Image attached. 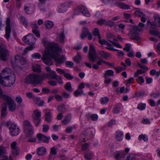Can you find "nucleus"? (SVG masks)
<instances>
[{"label":"nucleus","instance_id":"obj_1","mask_svg":"<svg viewBox=\"0 0 160 160\" xmlns=\"http://www.w3.org/2000/svg\"><path fill=\"white\" fill-rule=\"evenodd\" d=\"M59 46L58 44L56 43L49 44L48 48L45 52L42 58L46 65H52L53 63L52 61V58L54 60L57 66L64 62L66 59L65 57L64 56L59 57L58 52H61L62 50Z\"/></svg>","mask_w":160,"mask_h":160},{"label":"nucleus","instance_id":"obj_2","mask_svg":"<svg viewBox=\"0 0 160 160\" xmlns=\"http://www.w3.org/2000/svg\"><path fill=\"white\" fill-rule=\"evenodd\" d=\"M2 99L6 102V104L8 106V110L12 112H14L16 109V105L15 102L8 95L3 94L2 91L0 87V99Z\"/></svg>","mask_w":160,"mask_h":160},{"label":"nucleus","instance_id":"obj_3","mask_svg":"<svg viewBox=\"0 0 160 160\" xmlns=\"http://www.w3.org/2000/svg\"><path fill=\"white\" fill-rule=\"evenodd\" d=\"M42 78L35 74H29L25 78L24 82L28 84H38L42 83Z\"/></svg>","mask_w":160,"mask_h":160},{"label":"nucleus","instance_id":"obj_4","mask_svg":"<svg viewBox=\"0 0 160 160\" xmlns=\"http://www.w3.org/2000/svg\"><path fill=\"white\" fill-rule=\"evenodd\" d=\"M9 56V52L5 44L0 43V59L3 61H7Z\"/></svg>","mask_w":160,"mask_h":160},{"label":"nucleus","instance_id":"obj_5","mask_svg":"<svg viewBox=\"0 0 160 160\" xmlns=\"http://www.w3.org/2000/svg\"><path fill=\"white\" fill-rule=\"evenodd\" d=\"M24 131L27 137L32 135L34 132L33 127L30 122L27 120L23 122Z\"/></svg>","mask_w":160,"mask_h":160},{"label":"nucleus","instance_id":"obj_6","mask_svg":"<svg viewBox=\"0 0 160 160\" xmlns=\"http://www.w3.org/2000/svg\"><path fill=\"white\" fill-rule=\"evenodd\" d=\"M15 78L14 74H12V75L7 78L2 79L0 81V84L5 87H11L15 82Z\"/></svg>","mask_w":160,"mask_h":160},{"label":"nucleus","instance_id":"obj_7","mask_svg":"<svg viewBox=\"0 0 160 160\" xmlns=\"http://www.w3.org/2000/svg\"><path fill=\"white\" fill-rule=\"evenodd\" d=\"M7 126L9 127L10 132L11 135L12 136H16L20 132V130L19 127L16 124L12 123L10 122H7Z\"/></svg>","mask_w":160,"mask_h":160},{"label":"nucleus","instance_id":"obj_8","mask_svg":"<svg viewBox=\"0 0 160 160\" xmlns=\"http://www.w3.org/2000/svg\"><path fill=\"white\" fill-rule=\"evenodd\" d=\"M142 30L137 26H134L133 27L131 31L130 34L131 35V39L133 40L138 41L140 40V38L138 36V32Z\"/></svg>","mask_w":160,"mask_h":160},{"label":"nucleus","instance_id":"obj_9","mask_svg":"<svg viewBox=\"0 0 160 160\" xmlns=\"http://www.w3.org/2000/svg\"><path fill=\"white\" fill-rule=\"evenodd\" d=\"M96 52L93 45H91L89 47V52L88 55V59L90 61L94 62L97 59L98 56Z\"/></svg>","mask_w":160,"mask_h":160},{"label":"nucleus","instance_id":"obj_10","mask_svg":"<svg viewBox=\"0 0 160 160\" xmlns=\"http://www.w3.org/2000/svg\"><path fill=\"white\" fill-rule=\"evenodd\" d=\"M22 40L27 44L33 45L35 42V38L33 35L32 34H29L24 36Z\"/></svg>","mask_w":160,"mask_h":160},{"label":"nucleus","instance_id":"obj_11","mask_svg":"<svg viewBox=\"0 0 160 160\" xmlns=\"http://www.w3.org/2000/svg\"><path fill=\"white\" fill-rule=\"evenodd\" d=\"M12 74H14L12 72L11 70L9 68H5L3 69L0 75V81L2 79L7 78L12 75Z\"/></svg>","mask_w":160,"mask_h":160},{"label":"nucleus","instance_id":"obj_12","mask_svg":"<svg viewBox=\"0 0 160 160\" xmlns=\"http://www.w3.org/2000/svg\"><path fill=\"white\" fill-rule=\"evenodd\" d=\"M14 59L15 63L17 66H20L28 63L27 60L22 56L19 55L15 56Z\"/></svg>","mask_w":160,"mask_h":160},{"label":"nucleus","instance_id":"obj_13","mask_svg":"<svg viewBox=\"0 0 160 160\" xmlns=\"http://www.w3.org/2000/svg\"><path fill=\"white\" fill-rule=\"evenodd\" d=\"M79 12H81L83 15L87 17L90 16L87 8L84 6H80L75 10V13L76 15L79 14Z\"/></svg>","mask_w":160,"mask_h":160},{"label":"nucleus","instance_id":"obj_14","mask_svg":"<svg viewBox=\"0 0 160 160\" xmlns=\"http://www.w3.org/2000/svg\"><path fill=\"white\" fill-rule=\"evenodd\" d=\"M6 27L5 28V37L7 39H8L10 36L11 32V28L10 26V18H8L6 22Z\"/></svg>","mask_w":160,"mask_h":160},{"label":"nucleus","instance_id":"obj_15","mask_svg":"<svg viewBox=\"0 0 160 160\" xmlns=\"http://www.w3.org/2000/svg\"><path fill=\"white\" fill-rule=\"evenodd\" d=\"M37 138L39 141L46 143L49 142V139H50V137H47L40 133H38L37 135Z\"/></svg>","mask_w":160,"mask_h":160},{"label":"nucleus","instance_id":"obj_16","mask_svg":"<svg viewBox=\"0 0 160 160\" xmlns=\"http://www.w3.org/2000/svg\"><path fill=\"white\" fill-rule=\"evenodd\" d=\"M56 75L55 72L51 71L47 73L43 74L42 78L48 79H54Z\"/></svg>","mask_w":160,"mask_h":160},{"label":"nucleus","instance_id":"obj_17","mask_svg":"<svg viewBox=\"0 0 160 160\" xmlns=\"http://www.w3.org/2000/svg\"><path fill=\"white\" fill-rule=\"evenodd\" d=\"M17 144L16 142H14L11 145V147L12 149V153L15 156L18 155L19 153V148L17 146Z\"/></svg>","mask_w":160,"mask_h":160},{"label":"nucleus","instance_id":"obj_18","mask_svg":"<svg viewBox=\"0 0 160 160\" xmlns=\"http://www.w3.org/2000/svg\"><path fill=\"white\" fill-rule=\"evenodd\" d=\"M31 27L32 28V32L38 38L40 37V34L39 30L38 29V27L37 24L34 23H32L31 24Z\"/></svg>","mask_w":160,"mask_h":160},{"label":"nucleus","instance_id":"obj_19","mask_svg":"<svg viewBox=\"0 0 160 160\" xmlns=\"http://www.w3.org/2000/svg\"><path fill=\"white\" fill-rule=\"evenodd\" d=\"M90 33L88 28L86 27L82 28L81 34L80 35V38L82 39H84L88 34Z\"/></svg>","mask_w":160,"mask_h":160},{"label":"nucleus","instance_id":"obj_20","mask_svg":"<svg viewBox=\"0 0 160 160\" xmlns=\"http://www.w3.org/2000/svg\"><path fill=\"white\" fill-rule=\"evenodd\" d=\"M86 118L88 119H91L93 121H96L98 118V115L96 114H91L88 113L86 115Z\"/></svg>","mask_w":160,"mask_h":160},{"label":"nucleus","instance_id":"obj_21","mask_svg":"<svg viewBox=\"0 0 160 160\" xmlns=\"http://www.w3.org/2000/svg\"><path fill=\"white\" fill-rule=\"evenodd\" d=\"M123 153V151H118L115 152L114 157L116 160H119L122 158Z\"/></svg>","mask_w":160,"mask_h":160},{"label":"nucleus","instance_id":"obj_22","mask_svg":"<svg viewBox=\"0 0 160 160\" xmlns=\"http://www.w3.org/2000/svg\"><path fill=\"white\" fill-rule=\"evenodd\" d=\"M84 157L86 159L90 160L92 158L93 153L91 151L88 150L85 152Z\"/></svg>","mask_w":160,"mask_h":160},{"label":"nucleus","instance_id":"obj_23","mask_svg":"<svg viewBox=\"0 0 160 160\" xmlns=\"http://www.w3.org/2000/svg\"><path fill=\"white\" fill-rule=\"evenodd\" d=\"M7 108L6 105L4 103L2 105V109L1 111V115L2 117H5L6 115Z\"/></svg>","mask_w":160,"mask_h":160},{"label":"nucleus","instance_id":"obj_24","mask_svg":"<svg viewBox=\"0 0 160 160\" xmlns=\"http://www.w3.org/2000/svg\"><path fill=\"white\" fill-rule=\"evenodd\" d=\"M52 118V114L50 112H47L44 115L45 120L47 122H50Z\"/></svg>","mask_w":160,"mask_h":160},{"label":"nucleus","instance_id":"obj_25","mask_svg":"<svg viewBox=\"0 0 160 160\" xmlns=\"http://www.w3.org/2000/svg\"><path fill=\"white\" fill-rule=\"evenodd\" d=\"M123 136V133L120 131H118L116 133L115 138L118 141H121L122 139Z\"/></svg>","mask_w":160,"mask_h":160},{"label":"nucleus","instance_id":"obj_26","mask_svg":"<svg viewBox=\"0 0 160 160\" xmlns=\"http://www.w3.org/2000/svg\"><path fill=\"white\" fill-rule=\"evenodd\" d=\"M92 33L95 36H98V38H102V37L100 34V32L98 28H94L92 30Z\"/></svg>","mask_w":160,"mask_h":160},{"label":"nucleus","instance_id":"obj_27","mask_svg":"<svg viewBox=\"0 0 160 160\" xmlns=\"http://www.w3.org/2000/svg\"><path fill=\"white\" fill-rule=\"evenodd\" d=\"M46 149L43 147L38 148L37 151V152L39 155H42L44 154L46 152Z\"/></svg>","mask_w":160,"mask_h":160},{"label":"nucleus","instance_id":"obj_28","mask_svg":"<svg viewBox=\"0 0 160 160\" xmlns=\"http://www.w3.org/2000/svg\"><path fill=\"white\" fill-rule=\"evenodd\" d=\"M113 75L114 72L112 70H107L104 73V77L105 79H107L108 76L112 77Z\"/></svg>","mask_w":160,"mask_h":160},{"label":"nucleus","instance_id":"obj_29","mask_svg":"<svg viewBox=\"0 0 160 160\" xmlns=\"http://www.w3.org/2000/svg\"><path fill=\"white\" fill-rule=\"evenodd\" d=\"M65 38V36L64 35V31H63L60 34L58 37V38L59 40V41L62 43L64 42V39Z\"/></svg>","mask_w":160,"mask_h":160},{"label":"nucleus","instance_id":"obj_30","mask_svg":"<svg viewBox=\"0 0 160 160\" xmlns=\"http://www.w3.org/2000/svg\"><path fill=\"white\" fill-rule=\"evenodd\" d=\"M71 115L68 114L66 116L64 120L62 121V123L63 125L68 124L70 121Z\"/></svg>","mask_w":160,"mask_h":160},{"label":"nucleus","instance_id":"obj_31","mask_svg":"<svg viewBox=\"0 0 160 160\" xmlns=\"http://www.w3.org/2000/svg\"><path fill=\"white\" fill-rule=\"evenodd\" d=\"M65 88L68 91L71 92L73 91V90L72 88V85L70 82H68L65 84L64 86Z\"/></svg>","mask_w":160,"mask_h":160},{"label":"nucleus","instance_id":"obj_32","mask_svg":"<svg viewBox=\"0 0 160 160\" xmlns=\"http://www.w3.org/2000/svg\"><path fill=\"white\" fill-rule=\"evenodd\" d=\"M81 59L82 58L80 55V53L78 52L77 54V55L73 59L74 61L77 64H79L80 63Z\"/></svg>","mask_w":160,"mask_h":160},{"label":"nucleus","instance_id":"obj_33","mask_svg":"<svg viewBox=\"0 0 160 160\" xmlns=\"http://www.w3.org/2000/svg\"><path fill=\"white\" fill-rule=\"evenodd\" d=\"M124 160H134V157L133 154H130L123 157Z\"/></svg>","mask_w":160,"mask_h":160},{"label":"nucleus","instance_id":"obj_34","mask_svg":"<svg viewBox=\"0 0 160 160\" xmlns=\"http://www.w3.org/2000/svg\"><path fill=\"white\" fill-rule=\"evenodd\" d=\"M98 53L102 57L107 58L109 55V54L104 51L98 50Z\"/></svg>","mask_w":160,"mask_h":160},{"label":"nucleus","instance_id":"obj_35","mask_svg":"<svg viewBox=\"0 0 160 160\" xmlns=\"http://www.w3.org/2000/svg\"><path fill=\"white\" fill-rule=\"evenodd\" d=\"M32 118L34 123L37 127L38 126L40 122L41 118L35 117H32Z\"/></svg>","mask_w":160,"mask_h":160},{"label":"nucleus","instance_id":"obj_36","mask_svg":"<svg viewBox=\"0 0 160 160\" xmlns=\"http://www.w3.org/2000/svg\"><path fill=\"white\" fill-rule=\"evenodd\" d=\"M32 117H35L41 118V112L38 109L35 110L34 112V113L32 115Z\"/></svg>","mask_w":160,"mask_h":160},{"label":"nucleus","instance_id":"obj_37","mask_svg":"<svg viewBox=\"0 0 160 160\" xmlns=\"http://www.w3.org/2000/svg\"><path fill=\"white\" fill-rule=\"evenodd\" d=\"M15 100L18 103V104L19 107H21L22 105L21 103L22 102V99L21 97L20 96L17 97L15 98Z\"/></svg>","mask_w":160,"mask_h":160},{"label":"nucleus","instance_id":"obj_38","mask_svg":"<svg viewBox=\"0 0 160 160\" xmlns=\"http://www.w3.org/2000/svg\"><path fill=\"white\" fill-rule=\"evenodd\" d=\"M46 26L47 29H49L52 27L53 23L50 21H47L45 22Z\"/></svg>","mask_w":160,"mask_h":160},{"label":"nucleus","instance_id":"obj_39","mask_svg":"<svg viewBox=\"0 0 160 160\" xmlns=\"http://www.w3.org/2000/svg\"><path fill=\"white\" fill-rule=\"evenodd\" d=\"M33 70L36 72H39L41 71V68L40 65H36L33 67Z\"/></svg>","mask_w":160,"mask_h":160},{"label":"nucleus","instance_id":"obj_40","mask_svg":"<svg viewBox=\"0 0 160 160\" xmlns=\"http://www.w3.org/2000/svg\"><path fill=\"white\" fill-rule=\"evenodd\" d=\"M83 91L80 89H78L74 92V94L76 97L81 95L83 93Z\"/></svg>","mask_w":160,"mask_h":160},{"label":"nucleus","instance_id":"obj_41","mask_svg":"<svg viewBox=\"0 0 160 160\" xmlns=\"http://www.w3.org/2000/svg\"><path fill=\"white\" fill-rule=\"evenodd\" d=\"M109 101V99L107 97L102 98L100 102L102 104H105Z\"/></svg>","mask_w":160,"mask_h":160},{"label":"nucleus","instance_id":"obj_42","mask_svg":"<svg viewBox=\"0 0 160 160\" xmlns=\"http://www.w3.org/2000/svg\"><path fill=\"white\" fill-rule=\"evenodd\" d=\"M149 32L150 34H151L156 36H158L160 35V32L157 30H150Z\"/></svg>","mask_w":160,"mask_h":160},{"label":"nucleus","instance_id":"obj_43","mask_svg":"<svg viewBox=\"0 0 160 160\" xmlns=\"http://www.w3.org/2000/svg\"><path fill=\"white\" fill-rule=\"evenodd\" d=\"M143 139V140L145 142H147L148 140V138L147 136H146L145 135H141L139 136L138 137V140H140L141 139Z\"/></svg>","mask_w":160,"mask_h":160},{"label":"nucleus","instance_id":"obj_44","mask_svg":"<svg viewBox=\"0 0 160 160\" xmlns=\"http://www.w3.org/2000/svg\"><path fill=\"white\" fill-rule=\"evenodd\" d=\"M89 145L88 143H85L82 145V151H86L88 149Z\"/></svg>","mask_w":160,"mask_h":160},{"label":"nucleus","instance_id":"obj_45","mask_svg":"<svg viewBox=\"0 0 160 160\" xmlns=\"http://www.w3.org/2000/svg\"><path fill=\"white\" fill-rule=\"evenodd\" d=\"M114 22H112L111 20H110L108 21H106V25L112 27L114 25Z\"/></svg>","mask_w":160,"mask_h":160},{"label":"nucleus","instance_id":"obj_46","mask_svg":"<svg viewBox=\"0 0 160 160\" xmlns=\"http://www.w3.org/2000/svg\"><path fill=\"white\" fill-rule=\"evenodd\" d=\"M125 47L123 48V50L127 52L130 51L131 45L129 43H127L125 44Z\"/></svg>","mask_w":160,"mask_h":160},{"label":"nucleus","instance_id":"obj_47","mask_svg":"<svg viewBox=\"0 0 160 160\" xmlns=\"http://www.w3.org/2000/svg\"><path fill=\"white\" fill-rule=\"evenodd\" d=\"M57 154V149L55 147H52L50 150V154L49 156L52 155H56Z\"/></svg>","mask_w":160,"mask_h":160},{"label":"nucleus","instance_id":"obj_48","mask_svg":"<svg viewBox=\"0 0 160 160\" xmlns=\"http://www.w3.org/2000/svg\"><path fill=\"white\" fill-rule=\"evenodd\" d=\"M134 14L135 15L140 17H141L142 16L144 15V14L143 12L138 10L135 11Z\"/></svg>","mask_w":160,"mask_h":160},{"label":"nucleus","instance_id":"obj_49","mask_svg":"<svg viewBox=\"0 0 160 160\" xmlns=\"http://www.w3.org/2000/svg\"><path fill=\"white\" fill-rule=\"evenodd\" d=\"M54 79H56L57 81L59 83L61 84L63 83V82L62 81L61 77L60 76H58L57 74L56 75V76H55Z\"/></svg>","mask_w":160,"mask_h":160},{"label":"nucleus","instance_id":"obj_50","mask_svg":"<svg viewBox=\"0 0 160 160\" xmlns=\"http://www.w3.org/2000/svg\"><path fill=\"white\" fill-rule=\"evenodd\" d=\"M32 58L39 59L41 58V56L40 54L37 53L32 54Z\"/></svg>","mask_w":160,"mask_h":160},{"label":"nucleus","instance_id":"obj_51","mask_svg":"<svg viewBox=\"0 0 160 160\" xmlns=\"http://www.w3.org/2000/svg\"><path fill=\"white\" fill-rule=\"evenodd\" d=\"M21 19L22 22V24L26 27H27L28 26V23L25 18L23 17H22Z\"/></svg>","mask_w":160,"mask_h":160},{"label":"nucleus","instance_id":"obj_52","mask_svg":"<svg viewBox=\"0 0 160 160\" xmlns=\"http://www.w3.org/2000/svg\"><path fill=\"white\" fill-rule=\"evenodd\" d=\"M54 97L56 100L58 102L61 101L62 100V97L58 94H55Z\"/></svg>","mask_w":160,"mask_h":160},{"label":"nucleus","instance_id":"obj_53","mask_svg":"<svg viewBox=\"0 0 160 160\" xmlns=\"http://www.w3.org/2000/svg\"><path fill=\"white\" fill-rule=\"evenodd\" d=\"M106 20L105 19H100L97 22V24L98 25H102L105 23Z\"/></svg>","mask_w":160,"mask_h":160},{"label":"nucleus","instance_id":"obj_54","mask_svg":"<svg viewBox=\"0 0 160 160\" xmlns=\"http://www.w3.org/2000/svg\"><path fill=\"white\" fill-rule=\"evenodd\" d=\"M65 78L68 79H72L73 78V76L69 73H65L64 75Z\"/></svg>","mask_w":160,"mask_h":160},{"label":"nucleus","instance_id":"obj_55","mask_svg":"<svg viewBox=\"0 0 160 160\" xmlns=\"http://www.w3.org/2000/svg\"><path fill=\"white\" fill-rule=\"evenodd\" d=\"M120 7L122 8L123 9H130V7L129 6H128L127 4L122 3L120 5Z\"/></svg>","mask_w":160,"mask_h":160},{"label":"nucleus","instance_id":"obj_56","mask_svg":"<svg viewBox=\"0 0 160 160\" xmlns=\"http://www.w3.org/2000/svg\"><path fill=\"white\" fill-rule=\"evenodd\" d=\"M142 74V70L141 69H138L137 70L136 72L134 74V76L135 77H137L139 74Z\"/></svg>","mask_w":160,"mask_h":160},{"label":"nucleus","instance_id":"obj_57","mask_svg":"<svg viewBox=\"0 0 160 160\" xmlns=\"http://www.w3.org/2000/svg\"><path fill=\"white\" fill-rule=\"evenodd\" d=\"M114 69L116 70V73H118L123 70L124 69V68L120 67H118L114 68Z\"/></svg>","mask_w":160,"mask_h":160},{"label":"nucleus","instance_id":"obj_58","mask_svg":"<svg viewBox=\"0 0 160 160\" xmlns=\"http://www.w3.org/2000/svg\"><path fill=\"white\" fill-rule=\"evenodd\" d=\"M145 104L141 103L138 105V109L142 110L145 108Z\"/></svg>","mask_w":160,"mask_h":160},{"label":"nucleus","instance_id":"obj_59","mask_svg":"<svg viewBox=\"0 0 160 160\" xmlns=\"http://www.w3.org/2000/svg\"><path fill=\"white\" fill-rule=\"evenodd\" d=\"M6 149L0 146V156L4 155L5 153Z\"/></svg>","mask_w":160,"mask_h":160},{"label":"nucleus","instance_id":"obj_60","mask_svg":"<svg viewBox=\"0 0 160 160\" xmlns=\"http://www.w3.org/2000/svg\"><path fill=\"white\" fill-rule=\"evenodd\" d=\"M137 64L140 68L142 69H145L146 70H147L148 69V68L146 66L143 65L139 62H138Z\"/></svg>","mask_w":160,"mask_h":160},{"label":"nucleus","instance_id":"obj_61","mask_svg":"<svg viewBox=\"0 0 160 160\" xmlns=\"http://www.w3.org/2000/svg\"><path fill=\"white\" fill-rule=\"evenodd\" d=\"M109 41L111 42L113 45H114V46H116L117 48H122V46L121 45H120L119 43L117 42H113V41H111L110 40H109Z\"/></svg>","mask_w":160,"mask_h":160},{"label":"nucleus","instance_id":"obj_62","mask_svg":"<svg viewBox=\"0 0 160 160\" xmlns=\"http://www.w3.org/2000/svg\"><path fill=\"white\" fill-rule=\"evenodd\" d=\"M147 23L148 25L150 24V25L152 26L151 28H152L154 29L156 28L157 26L154 22H151L149 21H148L147 22Z\"/></svg>","mask_w":160,"mask_h":160},{"label":"nucleus","instance_id":"obj_63","mask_svg":"<svg viewBox=\"0 0 160 160\" xmlns=\"http://www.w3.org/2000/svg\"><path fill=\"white\" fill-rule=\"evenodd\" d=\"M42 131L43 132H47L49 129V127L47 125H43Z\"/></svg>","mask_w":160,"mask_h":160},{"label":"nucleus","instance_id":"obj_64","mask_svg":"<svg viewBox=\"0 0 160 160\" xmlns=\"http://www.w3.org/2000/svg\"><path fill=\"white\" fill-rule=\"evenodd\" d=\"M154 20L156 24L160 27V17H156L154 18Z\"/></svg>","mask_w":160,"mask_h":160}]
</instances>
